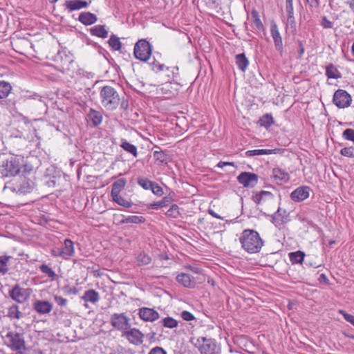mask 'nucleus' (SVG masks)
<instances>
[{
  "mask_svg": "<svg viewBox=\"0 0 354 354\" xmlns=\"http://www.w3.org/2000/svg\"><path fill=\"white\" fill-rule=\"evenodd\" d=\"M239 241L241 248L248 253H259L263 245L264 241L259 234L254 230L246 229L243 231Z\"/></svg>",
  "mask_w": 354,
  "mask_h": 354,
  "instance_id": "obj_1",
  "label": "nucleus"
},
{
  "mask_svg": "<svg viewBox=\"0 0 354 354\" xmlns=\"http://www.w3.org/2000/svg\"><path fill=\"white\" fill-rule=\"evenodd\" d=\"M102 105L108 110L115 109L120 102L117 91L110 86H103L100 93Z\"/></svg>",
  "mask_w": 354,
  "mask_h": 354,
  "instance_id": "obj_2",
  "label": "nucleus"
},
{
  "mask_svg": "<svg viewBox=\"0 0 354 354\" xmlns=\"http://www.w3.org/2000/svg\"><path fill=\"white\" fill-rule=\"evenodd\" d=\"M4 344L12 351H26V341L23 333L8 331L3 337Z\"/></svg>",
  "mask_w": 354,
  "mask_h": 354,
  "instance_id": "obj_3",
  "label": "nucleus"
},
{
  "mask_svg": "<svg viewBox=\"0 0 354 354\" xmlns=\"http://www.w3.org/2000/svg\"><path fill=\"white\" fill-rule=\"evenodd\" d=\"M152 46L146 39H139L134 46L133 55L136 59L146 62L151 55Z\"/></svg>",
  "mask_w": 354,
  "mask_h": 354,
  "instance_id": "obj_4",
  "label": "nucleus"
},
{
  "mask_svg": "<svg viewBox=\"0 0 354 354\" xmlns=\"http://www.w3.org/2000/svg\"><path fill=\"white\" fill-rule=\"evenodd\" d=\"M20 160L21 159L18 157H11L3 162L1 169L2 176L10 177L18 174L22 168Z\"/></svg>",
  "mask_w": 354,
  "mask_h": 354,
  "instance_id": "obj_5",
  "label": "nucleus"
},
{
  "mask_svg": "<svg viewBox=\"0 0 354 354\" xmlns=\"http://www.w3.org/2000/svg\"><path fill=\"white\" fill-rule=\"evenodd\" d=\"M195 346L198 348L201 354H217L218 348L214 339L204 337H198L196 339Z\"/></svg>",
  "mask_w": 354,
  "mask_h": 354,
  "instance_id": "obj_6",
  "label": "nucleus"
},
{
  "mask_svg": "<svg viewBox=\"0 0 354 354\" xmlns=\"http://www.w3.org/2000/svg\"><path fill=\"white\" fill-rule=\"evenodd\" d=\"M131 319L124 313H113L110 317L111 325L118 330L126 331L131 326Z\"/></svg>",
  "mask_w": 354,
  "mask_h": 354,
  "instance_id": "obj_7",
  "label": "nucleus"
},
{
  "mask_svg": "<svg viewBox=\"0 0 354 354\" xmlns=\"http://www.w3.org/2000/svg\"><path fill=\"white\" fill-rule=\"evenodd\" d=\"M30 288H24L20 287L19 284H16L11 290H9V296L10 298L19 304L26 301L31 294Z\"/></svg>",
  "mask_w": 354,
  "mask_h": 354,
  "instance_id": "obj_8",
  "label": "nucleus"
},
{
  "mask_svg": "<svg viewBox=\"0 0 354 354\" xmlns=\"http://www.w3.org/2000/svg\"><path fill=\"white\" fill-rule=\"evenodd\" d=\"M352 102L351 95L345 90H337L333 97V104L339 109H344L348 107Z\"/></svg>",
  "mask_w": 354,
  "mask_h": 354,
  "instance_id": "obj_9",
  "label": "nucleus"
},
{
  "mask_svg": "<svg viewBox=\"0 0 354 354\" xmlns=\"http://www.w3.org/2000/svg\"><path fill=\"white\" fill-rule=\"evenodd\" d=\"M237 180L244 187L253 188L258 183L259 176L254 173L243 171L238 176Z\"/></svg>",
  "mask_w": 354,
  "mask_h": 354,
  "instance_id": "obj_10",
  "label": "nucleus"
},
{
  "mask_svg": "<svg viewBox=\"0 0 354 354\" xmlns=\"http://www.w3.org/2000/svg\"><path fill=\"white\" fill-rule=\"evenodd\" d=\"M122 336L125 337L133 345L139 346L143 343L144 334L136 328H130L123 332Z\"/></svg>",
  "mask_w": 354,
  "mask_h": 354,
  "instance_id": "obj_11",
  "label": "nucleus"
},
{
  "mask_svg": "<svg viewBox=\"0 0 354 354\" xmlns=\"http://www.w3.org/2000/svg\"><path fill=\"white\" fill-rule=\"evenodd\" d=\"M310 191L311 189L308 186H300L292 191L290 196L294 202H301L309 197Z\"/></svg>",
  "mask_w": 354,
  "mask_h": 354,
  "instance_id": "obj_12",
  "label": "nucleus"
},
{
  "mask_svg": "<svg viewBox=\"0 0 354 354\" xmlns=\"http://www.w3.org/2000/svg\"><path fill=\"white\" fill-rule=\"evenodd\" d=\"M271 217V221L276 227L280 226L290 221L289 213L286 209L280 207L277 209V212Z\"/></svg>",
  "mask_w": 354,
  "mask_h": 354,
  "instance_id": "obj_13",
  "label": "nucleus"
},
{
  "mask_svg": "<svg viewBox=\"0 0 354 354\" xmlns=\"http://www.w3.org/2000/svg\"><path fill=\"white\" fill-rule=\"evenodd\" d=\"M32 309L39 315H45L53 310V304L46 300H35L32 304Z\"/></svg>",
  "mask_w": 354,
  "mask_h": 354,
  "instance_id": "obj_14",
  "label": "nucleus"
},
{
  "mask_svg": "<svg viewBox=\"0 0 354 354\" xmlns=\"http://www.w3.org/2000/svg\"><path fill=\"white\" fill-rule=\"evenodd\" d=\"M138 315L145 322H153L159 318V313L156 310L146 307L140 308Z\"/></svg>",
  "mask_w": 354,
  "mask_h": 354,
  "instance_id": "obj_15",
  "label": "nucleus"
},
{
  "mask_svg": "<svg viewBox=\"0 0 354 354\" xmlns=\"http://www.w3.org/2000/svg\"><path fill=\"white\" fill-rule=\"evenodd\" d=\"M91 3V0L88 1L86 0H67L65 1L64 6L66 9L71 12L74 10L86 8Z\"/></svg>",
  "mask_w": 354,
  "mask_h": 354,
  "instance_id": "obj_16",
  "label": "nucleus"
},
{
  "mask_svg": "<svg viewBox=\"0 0 354 354\" xmlns=\"http://www.w3.org/2000/svg\"><path fill=\"white\" fill-rule=\"evenodd\" d=\"M270 33L271 36L274 40V46L277 50L279 52H282L283 50V41L279 31L278 30V26L276 23L272 21L270 25Z\"/></svg>",
  "mask_w": 354,
  "mask_h": 354,
  "instance_id": "obj_17",
  "label": "nucleus"
},
{
  "mask_svg": "<svg viewBox=\"0 0 354 354\" xmlns=\"http://www.w3.org/2000/svg\"><path fill=\"white\" fill-rule=\"evenodd\" d=\"M234 343L236 344L240 348L247 351L248 348H250L254 346L251 339L244 335H235L233 338Z\"/></svg>",
  "mask_w": 354,
  "mask_h": 354,
  "instance_id": "obj_18",
  "label": "nucleus"
},
{
  "mask_svg": "<svg viewBox=\"0 0 354 354\" xmlns=\"http://www.w3.org/2000/svg\"><path fill=\"white\" fill-rule=\"evenodd\" d=\"M154 148L157 149L153 153V156L156 161L164 165H167L171 162V157L167 151L161 150L160 147L158 146H156Z\"/></svg>",
  "mask_w": 354,
  "mask_h": 354,
  "instance_id": "obj_19",
  "label": "nucleus"
},
{
  "mask_svg": "<svg viewBox=\"0 0 354 354\" xmlns=\"http://www.w3.org/2000/svg\"><path fill=\"white\" fill-rule=\"evenodd\" d=\"M176 280L185 288H192L196 285L194 278L187 273H180L178 274Z\"/></svg>",
  "mask_w": 354,
  "mask_h": 354,
  "instance_id": "obj_20",
  "label": "nucleus"
},
{
  "mask_svg": "<svg viewBox=\"0 0 354 354\" xmlns=\"http://www.w3.org/2000/svg\"><path fill=\"white\" fill-rule=\"evenodd\" d=\"M274 194L268 191H261L259 192L256 193L252 196V200L257 205H259L262 202H265L266 201H272L274 200Z\"/></svg>",
  "mask_w": 354,
  "mask_h": 354,
  "instance_id": "obj_21",
  "label": "nucleus"
},
{
  "mask_svg": "<svg viewBox=\"0 0 354 354\" xmlns=\"http://www.w3.org/2000/svg\"><path fill=\"white\" fill-rule=\"evenodd\" d=\"M78 20L85 26H90L94 24L97 21V17L90 12H82L80 14Z\"/></svg>",
  "mask_w": 354,
  "mask_h": 354,
  "instance_id": "obj_22",
  "label": "nucleus"
},
{
  "mask_svg": "<svg viewBox=\"0 0 354 354\" xmlns=\"http://www.w3.org/2000/svg\"><path fill=\"white\" fill-rule=\"evenodd\" d=\"M283 149H254L248 150L245 152L247 156H254L260 155L277 154L281 153L284 151Z\"/></svg>",
  "mask_w": 354,
  "mask_h": 354,
  "instance_id": "obj_23",
  "label": "nucleus"
},
{
  "mask_svg": "<svg viewBox=\"0 0 354 354\" xmlns=\"http://www.w3.org/2000/svg\"><path fill=\"white\" fill-rule=\"evenodd\" d=\"M64 247L60 248L64 255V259H68L70 257L74 254V244L73 242L68 239L64 240Z\"/></svg>",
  "mask_w": 354,
  "mask_h": 354,
  "instance_id": "obj_24",
  "label": "nucleus"
},
{
  "mask_svg": "<svg viewBox=\"0 0 354 354\" xmlns=\"http://www.w3.org/2000/svg\"><path fill=\"white\" fill-rule=\"evenodd\" d=\"M12 86L11 84L3 79H0V100L6 99L11 93Z\"/></svg>",
  "mask_w": 354,
  "mask_h": 354,
  "instance_id": "obj_25",
  "label": "nucleus"
},
{
  "mask_svg": "<svg viewBox=\"0 0 354 354\" xmlns=\"http://www.w3.org/2000/svg\"><path fill=\"white\" fill-rule=\"evenodd\" d=\"M90 33L92 36L105 39L108 37L109 32L104 25H96L90 28Z\"/></svg>",
  "mask_w": 354,
  "mask_h": 354,
  "instance_id": "obj_26",
  "label": "nucleus"
},
{
  "mask_svg": "<svg viewBox=\"0 0 354 354\" xmlns=\"http://www.w3.org/2000/svg\"><path fill=\"white\" fill-rule=\"evenodd\" d=\"M85 302L95 304L100 299L99 293L93 289H89L85 291L84 295L81 297Z\"/></svg>",
  "mask_w": 354,
  "mask_h": 354,
  "instance_id": "obj_27",
  "label": "nucleus"
},
{
  "mask_svg": "<svg viewBox=\"0 0 354 354\" xmlns=\"http://www.w3.org/2000/svg\"><path fill=\"white\" fill-rule=\"evenodd\" d=\"M235 62L238 68L242 72H245L248 66L249 60L244 53L238 54L235 56Z\"/></svg>",
  "mask_w": 354,
  "mask_h": 354,
  "instance_id": "obj_28",
  "label": "nucleus"
},
{
  "mask_svg": "<svg viewBox=\"0 0 354 354\" xmlns=\"http://www.w3.org/2000/svg\"><path fill=\"white\" fill-rule=\"evenodd\" d=\"M127 183V179L124 178H119L115 180L112 184L111 196L120 194V192L124 189Z\"/></svg>",
  "mask_w": 354,
  "mask_h": 354,
  "instance_id": "obj_29",
  "label": "nucleus"
},
{
  "mask_svg": "<svg viewBox=\"0 0 354 354\" xmlns=\"http://www.w3.org/2000/svg\"><path fill=\"white\" fill-rule=\"evenodd\" d=\"M35 187V183L30 179L24 180L20 183L19 191L22 194L30 193Z\"/></svg>",
  "mask_w": 354,
  "mask_h": 354,
  "instance_id": "obj_30",
  "label": "nucleus"
},
{
  "mask_svg": "<svg viewBox=\"0 0 354 354\" xmlns=\"http://www.w3.org/2000/svg\"><path fill=\"white\" fill-rule=\"evenodd\" d=\"M272 176L275 180L284 183L288 182L290 178L288 173L279 167L272 169Z\"/></svg>",
  "mask_w": 354,
  "mask_h": 354,
  "instance_id": "obj_31",
  "label": "nucleus"
},
{
  "mask_svg": "<svg viewBox=\"0 0 354 354\" xmlns=\"http://www.w3.org/2000/svg\"><path fill=\"white\" fill-rule=\"evenodd\" d=\"M120 147L122 148L127 153H131L135 158L138 157V152L136 145L131 144L126 140L122 139L120 144Z\"/></svg>",
  "mask_w": 354,
  "mask_h": 354,
  "instance_id": "obj_32",
  "label": "nucleus"
},
{
  "mask_svg": "<svg viewBox=\"0 0 354 354\" xmlns=\"http://www.w3.org/2000/svg\"><path fill=\"white\" fill-rule=\"evenodd\" d=\"M88 118L92 122L94 127H97L102 122V115L100 112L91 109L88 114Z\"/></svg>",
  "mask_w": 354,
  "mask_h": 354,
  "instance_id": "obj_33",
  "label": "nucleus"
},
{
  "mask_svg": "<svg viewBox=\"0 0 354 354\" xmlns=\"http://www.w3.org/2000/svg\"><path fill=\"white\" fill-rule=\"evenodd\" d=\"M257 124L268 129L274 124V118L271 113H266L259 118Z\"/></svg>",
  "mask_w": 354,
  "mask_h": 354,
  "instance_id": "obj_34",
  "label": "nucleus"
},
{
  "mask_svg": "<svg viewBox=\"0 0 354 354\" xmlns=\"http://www.w3.org/2000/svg\"><path fill=\"white\" fill-rule=\"evenodd\" d=\"M305 252L301 250L290 252L288 257L292 264L301 263L305 257Z\"/></svg>",
  "mask_w": 354,
  "mask_h": 354,
  "instance_id": "obj_35",
  "label": "nucleus"
},
{
  "mask_svg": "<svg viewBox=\"0 0 354 354\" xmlns=\"http://www.w3.org/2000/svg\"><path fill=\"white\" fill-rule=\"evenodd\" d=\"M326 75L328 79H339L342 77L339 71L333 64H330L326 66Z\"/></svg>",
  "mask_w": 354,
  "mask_h": 354,
  "instance_id": "obj_36",
  "label": "nucleus"
},
{
  "mask_svg": "<svg viewBox=\"0 0 354 354\" xmlns=\"http://www.w3.org/2000/svg\"><path fill=\"white\" fill-rule=\"evenodd\" d=\"M251 17L252 19V22L255 26L256 28L258 30H263L264 26L260 19L259 12L255 8H253L251 11Z\"/></svg>",
  "mask_w": 354,
  "mask_h": 354,
  "instance_id": "obj_37",
  "label": "nucleus"
},
{
  "mask_svg": "<svg viewBox=\"0 0 354 354\" xmlns=\"http://www.w3.org/2000/svg\"><path fill=\"white\" fill-rule=\"evenodd\" d=\"M145 221V218L142 216H124L123 218L120 221V224L126 223H142Z\"/></svg>",
  "mask_w": 354,
  "mask_h": 354,
  "instance_id": "obj_38",
  "label": "nucleus"
},
{
  "mask_svg": "<svg viewBox=\"0 0 354 354\" xmlns=\"http://www.w3.org/2000/svg\"><path fill=\"white\" fill-rule=\"evenodd\" d=\"M8 316L10 319H19L23 317V313L19 310V306L13 304L8 308Z\"/></svg>",
  "mask_w": 354,
  "mask_h": 354,
  "instance_id": "obj_39",
  "label": "nucleus"
},
{
  "mask_svg": "<svg viewBox=\"0 0 354 354\" xmlns=\"http://www.w3.org/2000/svg\"><path fill=\"white\" fill-rule=\"evenodd\" d=\"M112 201L116 203L118 205L122 206L125 208H129L132 206L133 203L131 201H128L123 197H122L120 194L112 195L111 196Z\"/></svg>",
  "mask_w": 354,
  "mask_h": 354,
  "instance_id": "obj_40",
  "label": "nucleus"
},
{
  "mask_svg": "<svg viewBox=\"0 0 354 354\" xmlns=\"http://www.w3.org/2000/svg\"><path fill=\"white\" fill-rule=\"evenodd\" d=\"M12 259L11 256L2 255L0 256V273L2 274H6L8 273L9 268L8 267V263L10 260Z\"/></svg>",
  "mask_w": 354,
  "mask_h": 354,
  "instance_id": "obj_41",
  "label": "nucleus"
},
{
  "mask_svg": "<svg viewBox=\"0 0 354 354\" xmlns=\"http://www.w3.org/2000/svg\"><path fill=\"white\" fill-rule=\"evenodd\" d=\"M108 44L113 50H120L122 48V43L120 38L114 34L110 36Z\"/></svg>",
  "mask_w": 354,
  "mask_h": 354,
  "instance_id": "obj_42",
  "label": "nucleus"
},
{
  "mask_svg": "<svg viewBox=\"0 0 354 354\" xmlns=\"http://www.w3.org/2000/svg\"><path fill=\"white\" fill-rule=\"evenodd\" d=\"M137 262L139 266H146L151 263V258L145 252H140L137 257Z\"/></svg>",
  "mask_w": 354,
  "mask_h": 354,
  "instance_id": "obj_43",
  "label": "nucleus"
},
{
  "mask_svg": "<svg viewBox=\"0 0 354 354\" xmlns=\"http://www.w3.org/2000/svg\"><path fill=\"white\" fill-rule=\"evenodd\" d=\"M179 209L180 208L178 205L173 204L166 212V215L171 218H177L180 215Z\"/></svg>",
  "mask_w": 354,
  "mask_h": 354,
  "instance_id": "obj_44",
  "label": "nucleus"
},
{
  "mask_svg": "<svg viewBox=\"0 0 354 354\" xmlns=\"http://www.w3.org/2000/svg\"><path fill=\"white\" fill-rule=\"evenodd\" d=\"M290 30L292 35L297 32L296 21L294 16H288L286 23V30Z\"/></svg>",
  "mask_w": 354,
  "mask_h": 354,
  "instance_id": "obj_45",
  "label": "nucleus"
},
{
  "mask_svg": "<svg viewBox=\"0 0 354 354\" xmlns=\"http://www.w3.org/2000/svg\"><path fill=\"white\" fill-rule=\"evenodd\" d=\"M161 322H162V326H165V327H167L169 328H174L177 327V326H178V322L171 317H167L164 318Z\"/></svg>",
  "mask_w": 354,
  "mask_h": 354,
  "instance_id": "obj_46",
  "label": "nucleus"
},
{
  "mask_svg": "<svg viewBox=\"0 0 354 354\" xmlns=\"http://www.w3.org/2000/svg\"><path fill=\"white\" fill-rule=\"evenodd\" d=\"M153 181H151L149 180L148 178H139L138 179V183L139 185H140L143 189L147 190L151 189V187H152V184H153Z\"/></svg>",
  "mask_w": 354,
  "mask_h": 354,
  "instance_id": "obj_47",
  "label": "nucleus"
},
{
  "mask_svg": "<svg viewBox=\"0 0 354 354\" xmlns=\"http://www.w3.org/2000/svg\"><path fill=\"white\" fill-rule=\"evenodd\" d=\"M149 66L151 71H153L155 73H159L160 71H162L166 68V66L163 64H160L156 59H154L152 62H150Z\"/></svg>",
  "mask_w": 354,
  "mask_h": 354,
  "instance_id": "obj_48",
  "label": "nucleus"
},
{
  "mask_svg": "<svg viewBox=\"0 0 354 354\" xmlns=\"http://www.w3.org/2000/svg\"><path fill=\"white\" fill-rule=\"evenodd\" d=\"M41 272L47 274L50 278L53 279L56 277L55 272L46 264H42L39 267Z\"/></svg>",
  "mask_w": 354,
  "mask_h": 354,
  "instance_id": "obj_49",
  "label": "nucleus"
},
{
  "mask_svg": "<svg viewBox=\"0 0 354 354\" xmlns=\"http://www.w3.org/2000/svg\"><path fill=\"white\" fill-rule=\"evenodd\" d=\"M174 192H171L167 196L163 197L162 199L160 201L162 207H166L171 204L174 201Z\"/></svg>",
  "mask_w": 354,
  "mask_h": 354,
  "instance_id": "obj_50",
  "label": "nucleus"
},
{
  "mask_svg": "<svg viewBox=\"0 0 354 354\" xmlns=\"http://www.w3.org/2000/svg\"><path fill=\"white\" fill-rule=\"evenodd\" d=\"M340 154L348 158H354V147H347L340 150Z\"/></svg>",
  "mask_w": 354,
  "mask_h": 354,
  "instance_id": "obj_51",
  "label": "nucleus"
},
{
  "mask_svg": "<svg viewBox=\"0 0 354 354\" xmlns=\"http://www.w3.org/2000/svg\"><path fill=\"white\" fill-rule=\"evenodd\" d=\"M342 136L344 139L354 142V129H345L342 133Z\"/></svg>",
  "mask_w": 354,
  "mask_h": 354,
  "instance_id": "obj_52",
  "label": "nucleus"
},
{
  "mask_svg": "<svg viewBox=\"0 0 354 354\" xmlns=\"http://www.w3.org/2000/svg\"><path fill=\"white\" fill-rule=\"evenodd\" d=\"M151 190L153 192V194L158 196H161L164 194L162 188L156 182H154L153 184H152Z\"/></svg>",
  "mask_w": 354,
  "mask_h": 354,
  "instance_id": "obj_53",
  "label": "nucleus"
},
{
  "mask_svg": "<svg viewBox=\"0 0 354 354\" xmlns=\"http://www.w3.org/2000/svg\"><path fill=\"white\" fill-rule=\"evenodd\" d=\"M62 290L64 292L66 295H77L78 292V289L75 287H71L69 285H65Z\"/></svg>",
  "mask_w": 354,
  "mask_h": 354,
  "instance_id": "obj_54",
  "label": "nucleus"
},
{
  "mask_svg": "<svg viewBox=\"0 0 354 354\" xmlns=\"http://www.w3.org/2000/svg\"><path fill=\"white\" fill-rule=\"evenodd\" d=\"M286 11L288 16H294L293 0L286 1Z\"/></svg>",
  "mask_w": 354,
  "mask_h": 354,
  "instance_id": "obj_55",
  "label": "nucleus"
},
{
  "mask_svg": "<svg viewBox=\"0 0 354 354\" xmlns=\"http://www.w3.org/2000/svg\"><path fill=\"white\" fill-rule=\"evenodd\" d=\"M320 24L324 28H332L333 27V22L329 21L326 16L322 17Z\"/></svg>",
  "mask_w": 354,
  "mask_h": 354,
  "instance_id": "obj_56",
  "label": "nucleus"
},
{
  "mask_svg": "<svg viewBox=\"0 0 354 354\" xmlns=\"http://www.w3.org/2000/svg\"><path fill=\"white\" fill-rule=\"evenodd\" d=\"M55 301L61 307L66 306L67 304V299L58 295L53 296Z\"/></svg>",
  "mask_w": 354,
  "mask_h": 354,
  "instance_id": "obj_57",
  "label": "nucleus"
},
{
  "mask_svg": "<svg viewBox=\"0 0 354 354\" xmlns=\"http://www.w3.org/2000/svg\"><path fill=\"white\" fill-rule=\"evenodd\" d=\"M167 71H170L171 74H172V76H173V81L174 82H176V80L178 79V77H179V73H178V71H179V68L178 66H173V67H166L165 68Z\"/></svg>",
  "mask_w": 354,
  "mask_h": 354,
  "instance_id": "obj_58",
  "label": "nucleus"
},
{
  "mask_svg": "<svg viewBox=\"0 0 354 354\" xmlns=\"http://www.w3.org/2000/svg\"><path fill=\"white\" fill-rule=\"evenodd\" d=\"M180 316L183 318V319H184L185 321H188V322L192 321L195 319L194 315L187 310H183L181 313Z\"/></svg>",
  "mask_w": 354,
  "mask_h": 354,
  "instance_id": "obj_59",
  "label": "nucleus"
},
{
  "mask_svg": "<svg viewBox=\"0 0 354 354\" xmlns=\"http://www.w3.org/2000/svg\"><path fill=\"white\" fill-rule=\"evenodd\" d=\"M339 313L343 315L345 320H346L348 322L351 323L353 326H354V315L348 314L342 310H339Z\"/></svg>",
  "mask_w": 354,
  "mask_h": 354,
  "instance_id": "obj_60",
  "label": "nucleus"
},
{
  "mask_svg": "<svg viewBox=\"0 0 354 354\" xmlns=\"http://www.w3.org/2000/svg\"><path fill=\"white\" fill-rule=\"evenodd\" d=\"M149 354H167V351L162 347L156 346L151 349Z\"/></svg>",
  "mask_w": 354,
  "mask_h": 354,
  "instance_id": "obj_61",
  "label": "nucleus"
},
{
  "mask_svg": "<svg viewBox=\"0 0 354 354\" xmlns=\"http://www.w3.org/2000/svg\"><path fill=\"white\" fill-rule=\"evenodd\" d=\"M50 253H51L52 256L54 257H60L64 259V255H63V253H62L60 248H53L50 251Z\"/></svg>",
  "mask_w": 354,
  "mask_h": 354,
  "instance_id": "obj_62",
  "label": "nucleus"
},
{
  "mask_svg": "<svg viewBox=\"0 0 354 354\" xmlns=\"http://www.w3.org/2000/svg\"><path fill=\"white\" fill-rule=\"evenodd\" d=\"M297 43L299 46L298 58H301L305 51L304 46L301 41L298 40Z\"/></svg>",
  "mask_w": 354,
  "mask_h": 354,
  "instance_id": "obj_63",
  "label": "nucleus"
},
{
  "mask_svg": "<svg viewBox=\"0 0 354 354\" xmlns=\"http://www.w3.org/2000/svg\"><path fill=\"white\" fill-rule=\"evenodd\" d=\"M129 106V100L127 98L122 97L120 102V108L124 111L128 110Z\"/></svg>",
  "mask_w": 354,
  "mask_h": 354,
  "instance_id": "obj_64",
  "label": "nucleus"
}]
</instances>
